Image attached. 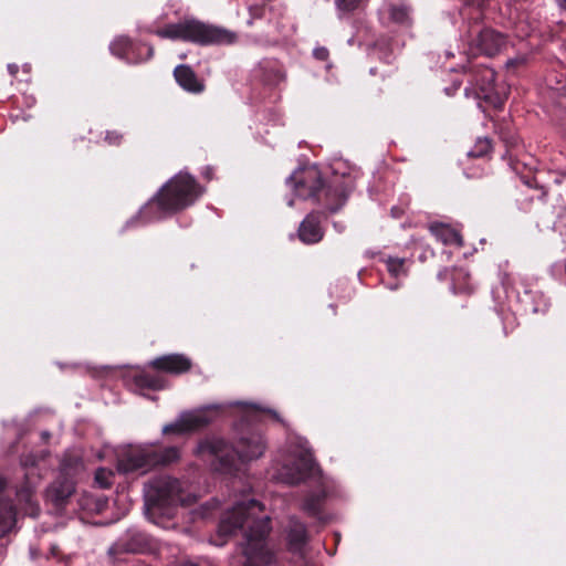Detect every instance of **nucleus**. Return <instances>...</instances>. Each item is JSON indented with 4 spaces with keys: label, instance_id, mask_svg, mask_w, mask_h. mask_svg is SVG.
Listing matches in <instances>:
<instances>
[{
    "label": "nucleus",
    "instance_id": "1",
    "mask_svg": "<svg viewBox=\"0 0 566 566\" xmlns=\"http://www.w3.org/2000/svg\"><path fill=\"white\" fill-rule=\"evenodd\" d=\"M237 530H241L244 535L242 566H270L275 562L274 553L265 543L270 532V516L260 502L243 501L223 514L218 526V536L231 535Z\"/></svg>",
    "mask_w": 566,
    "mask_h": 566
},
{
    "label": "nucleus",
    "instance_id": "2",
    "mask_svg": "<svg viewBox=\"0 0 566 566\" xmlns=\"http://www.w3.org/2000/svg\"><path fill=\"white\" fill-rule=\"evenodd\" d=\"M266 443L259 432H248L241 436L233 447H229L222 439H206L197 447V454L206 460L214 458L211 462L216 470L232 473L235 469L232 452L241 463H248L263 455Z\"/></svg>",
    "mask_w": 566,
    "mask_h": 566
},
{
    "label": "nucleus",
    "instance_id": "3",
    "mask_svg": "<svg viewBox=\"0 0 566 566\" xmlns=\"http://www.w3.org/2000/svg\"><path fill=\"white\" fill-rule=\"evenodd\" d=\"M202 192L203 189L192 176L179 172L140 210V217L146 221L161 219L166 213H174L191 206Z\"/></svg>",
    "mask_w": 566,
    "mask_h": 566
},
{
    "label": "nucleus",
    "instance_id": "4",
    "mask_svg": "<svg viewBox=\"0 0 566 566\" xmlns=\"http://www.w3.org/2000/svg\"><path fill=\"white\" fill-rule=\"evenodd\" d=\"M196 496L186 493L179 480L171 476L153 479L145 488V507L148 518L159 524L157 517H171L180 505H190Z\"/></svg>",
    "mask_w": 566,
    "mask_h": 566
},
{
    "label": "nucleus",
    "instance_id": "5",
    "mask_svg": "<svg viewBox=\"0 0 566 566\" xmlns=\"http://www.w3.org/2000/svg\"><path fill=\"white\" fill-rule=\"evenodd\" d=\"M160 38L190 41L200 45H228L237 41V34L228 29L198 20H185L156 31Z\"/></svg>",
    "mask_w": 566,
    "mask_h": 566
},
{
    "label": "nucleus",
    "instance_id": "6",
    "mask_svg": "<svg viewBox=\"0 0 566 566\" xmlns=\"http://www.w3.org/2000/svg\"><path fill=\"white\" fill-rule=\"evenodd\" d=\"M314 469L312 453L307 449L295 448L273 462L271 474L277 482L295 485L310 476Z\"/></svg>",
    "mask_w": 566,
    "mask_h": 566
},
{
    "label": "nucleus",
    "instance_id": "7",
    "mask_svg": "<svg viewBox=\"0 0 566 566\" xmlns=\"http://www.w3.org/2000/svg\"><path fill=\"white\" fill-rule=\"evenodd\" d=\"M349 188L343 184L335 182L332 186L324 187L319 177V172L315 168L304 171L302 179L295 180V192L301 198H310L324 193L326 199H336L335 206H329L332 212L337 211L346 201Z\"/></svg>",
    "mask_w": 566,
    "mask_h": 566
},
{
    "label": "nucleus",
    "instance_id": "8",
    "mask_svg": "<svg viewBox=\"0 0 566 566\" xmlns=\"http://www.w3.org/2000/svg\"><path fill=\"white\" fill-rule=\"evenodd\" d=\"M217 409L218 406L212 405L182 412L175 422L166 424L163 428V432L165 434H184L199 430L213 420L212 411Z\"/></svg>",
    "mask_w": 566,
    "mask_h": 566
},
{
    "label": "nucleus",
    "instance_id": "9",
    "mask_svg": "<svg viewBox=\"0 0 566 566\" xmlns=\"http://www.w3.org/2000/svg\"><path fill=\"white\" fill-rule=\"evenodd\" d=\"M153 467V447L129 446L118 453L117 470L122 473L146 472Z\"/></svg>",
    "mask_w": 566,
    "mask_h": 566
},
{
    "label": "nucleus",
    "instance_id": "10",
    "mask_svg": "<svg viewBox=\"0 0 566 566\" xmlns=\"http://www.w3.org/2000/svg\"><path fill=\"white\" fill-rule=\"evenodd\" d=\"M494 72L491 69L482 71L479 85V97L490 103L494 107H501L507 97L505 87H496L494 84Z\"/></svg>",
    "mask_w": 566,
    "mask_h": 566
},
{
    "label": "nucleus",
    "instance_id": "11",
    "mask_svg": "<svg viewBox=\"0 0 566 566\" xmlns=\"http://www.w3.org/2000/svg\"><path fill=\"white\" fill-rule=\"evenodd\" d=\"M150 366L160 371L181 374L190 369L191 360L181 354H170L151 360Z\"/></svg>",
    "mask_w": 566,
    "mask_h": 566
},
{
    "label": "nucleus",
    "instance_id": "12",
    "mask_svg": "<svg viewBox=\"0 0 566 566\" xmlns=\"http://www.w3.org/2000/svg\"><path fill=\"white\" fill-rule=\"evenodd\" d=\"M476 44L489 56L497 54L506 44L505 36L494 30L485 29L479 33Z\"/></svg>",
    "mask_w": 566,
    "mask_h": 566
},
{
    "label": "nucleus",
    "instance_id": "13",
    "mask_svg": "<svg viewBox=\"0 0 566 566\" xmlns=\"http://www.w3.org/2000/svg\"><path fill=\"white\" fill-rule=\"evenodd\" d=\"M177 83L186 91L200 93L203 91V84L198 80L196 73L188 65H178L174 71Z\"/></svg>",
    "mask_w": 566,
    "mask_h": 566
},
{
    "label": "nucleus",
    "instance_id": "14",
    "mask_svg": "<svg viewBox=\"0 0 566 566\" xmlns=\"http://www.w3.org/2000/svg\"><path fill=\"white\" fill-rule=\"evenodd\" d=\"M300 239L307 244L316 243L322 240L323 231L319 220L315 214H308L298 228Z\"/></svg>",
    "mask_w": 566,
    "mask_h": 566
},
{
    "label": "nucleus",
    "instance_id": "15",
    "mask_svg": "<svg viewBox=\"0 0 566 566\" xmlns=\"http://www.w3.org/2000/svg\"><path fill=\"white\" fill-rule=\"evenodd\" d=\"M287 542L290 549L293 552H300L307 542L306 527L295 517H291L289 521Z\"/></svg>",
    "mask_w": 566,
    "mask_h": 566
},
{
    "label": "nucleus",
    "instance_id": "16",
    "mask_svg": "<svg viewBox=\"0 0 566 566\" xmlns=\"http://www.w3.org/2000/svg\"><path fill=\"white\" fill-rule=\"evenodd\" d=\"M429 229L430 232L443 244H455L459 247L462 245L461 235L450 226L443 223H432Z\"/></svg>",
    "mask_w": 566,
    "mask_h": 566
},
{
    "label": "nucleus",
    "instance_id": "17",
    "mask_svg": "<svg viewBox=\"0 0 566 566\" xmlns=\"http://www.w3.org/2000/svg\"><path fill=\"white\" fill-rule=\"evenodd\" d=\"M74 482L70 479L54 482L48 489V496L55 503H61L71 496L74 492Z\"/></svg>",
    "mask_w": 566,
    "mask_h": 566
},
{
    "label": "nucleus",
    "instance_id": "18",
    "mask_svg": "<svg viewBox=\"0 0 566 566\" xmlns=\"http://www.w3.org/2000/svg\"><path fill=\"white\" fill-rule=\"evenodd\" d=\"M20 503H24V513L30 516H36L39 514V505L33 501V488L25 485L20 489L17 493Z\"/></svg>",
    "mask_w": 566,
    "mask_h": 566
},
{
    "label": "nucleus",
    "instance_id": "19",
    "mask_svg": "<svg viewBox=\"0 0 566 566\" xmlns=\"http://www.w3.org/2000/svg\"><path fill=\"white\" fill-rule=\"evenodd\" d=\"M324 499L325 493L323 491L312 493L304 500L302 510L310 516H317L322 510Z\"/></svg>",
    "mask_w": 566,
    "mask_h": 566
},
{
    "label": "nucleus",
    "instance_id": "20",
    "mask_svg": "<svg viewBox=\"0 0 566 566\" xmlns=\"http://www.w3.org/2000/svg\"><path fill=\"white\" fill-rule=\"evenodd\" d=\"M179 458V450L175 447L166 448L160 453L153 449V465L155 464H168L176 461Z\"/></svg>",
    "mask_w": 566,
    "mask_h": 566
},
{
    "label": "nucleus",
    "instance_id": "21",
    "mask_svg": "<svg viewBox=\"0 0 566 566\" xmlns=\"http://www.w3.org/2000/svg\"><path fill=\"white\" fill-rule=\"evenodd\" d=\"M135 382L139 387L150 388V389H160L163 388V382L159 377L151 376L146 373H140L135 376Z\"/></svg>",
    "mask_w": 566,
    "mask_h": 566
},
{
    "label": "nucleus",
    "instance_id": "22",
    "mask_svg": "<svg viewBox=\"0 0 566 566\" xmlns=\"http://www.w3.org/2000/svg\"><path fill=\"white\" fill-rule=\"evenodd\" d=\"M114 472L111 469L99 468L95 472V484L101 489H108L113 484Z\"/></svg>",
    "mask_w": 566,
    "mask_h": 566
},
{
    "label": "nucleus",
    "instance_id": "23",
    "mask_svg": "<svg viewBox=\"0 0 566 566\" xmlns=\"http://www.w3.org/2000/svg\"><path fill=\"white\" fill-rule=\"evenodd\" d=\"M130 48V41L126 36H119L115 39L111 44V51L113 54L123 57L127 54L128 49Z\"/></svg>",
    "mask_w": 566,
    "mask_h": 566
},
{
    "label": "nucleus",
    "instance_id": "24",
    "mask_svg": "<svg viewBox=\"0 0 566 566\" xmlns=\"http://www.w3.org/2000/svg\"><path fill=\"white\" fill-rule=\"evenodd\" d=\"M389 14L392 21L405 23L409 19V9L406 6L392 4L389 8Z\"/></svg>",
    "mask_w": 566,
    "mask_h": 566
},
{
    "label": "nucleus",
    "instance_id": "25",
    "mask_svg": "<svg viewBox=\"0 0 566 566\" xmlns=\"http://www.w3.org/2000/svg\"><path fill=\"white\" fill-rule=\"evenodd\" d=\"M491 149V142L488 138H479L468 155L471 157H482L486 155Z\"/></svg>",
    "mask_w": 566,
    "mask_h": 566
},
{
    "label": "nucleus",
    "instance_id": "26",
    "mask_svg": "<svg viewBox=\"0 0 566 566\" xmlns=\"http://www.w3.org/2000/svg\"><path fill=\"white\" fill-rule=\"evenodd\" d=\"M61 469L66 475H70L82 470L83 463L78 457H75L72 461L67 458H64L61 463Z\"/></svg>",
    "mask_w": 566,
    "mask_h": 566
},
{
    "label": "nucleus",
    "instance_id": "27",
    "mask_svg": "<svg viewBox=\"0 0 566 566\" xmlns=\"http://www.w3.org/2000/svg\"><path fill=\"white\" fill-rule=\"evenodd\" d=\"M365 0H335L336 8L342 12H350L357 9Z\"/></svg>",
    "mask_w": 566,
    "mask_h": 566
},
{
    "label": "nucleus",
    "instance_id": "28",
    "mask_svg": "<svg viewBox=\"0 0 566 566\" xmlns=\"http://www.w3.org/2000/svg\"><path fill=\"white\" fill-rule=\"evenodd\" d=\"M387 269L394 276H399L401 273H403V259H388Z\"/></svg>",
    "mask_w": 566,
    "mask_h": 566
},
{
    "label": "nucleus",
    "instance_id": "29",
    "mask_svg": "<svg viewBox=\"0 0 566 566\" xmlns=\"http://www.w3.org/2000/svg\"><path fill=\"white\" fill-rule=\"evenodd\" d=\"M314 56L318 60H326L328 57V51L325 48H317L314 50Z\"/></svg>",
    "mask_w": 566,
    "mask_h": 566
},
{
    "label": "nucleus",
    "instance_id": "30",
    "mask_svg": "<svg viewBox=\"0 0 566 566\" xmlns=\"http://www.w3.org/2000/svg\"><path fill=\"white\" fill-rule=\"evenodd\" d=\"M217 502L207 503L200 507V511L197 514H200L201 517H207L209 515V510L211 506H216Z\"/></svg>",
    "mask_w": 566,
    "mask_h": 566
},
{
    "label": "nucleus",
    "instance_id": "31",
    "mask_svg": "<svg viewBox=\"0 0 566 566\" xmlns=\"http://www.w3.org/2000/svg\"><path fill=\"white\" fill-rule=\"evenodd\" d=\"M106 139L109 140L111 144H116L119 142L120 136L116 133H108Z\"/></svg>",
    "mask_w": 566,
    "mask_h": 566
},
{
    "label": "nucleus",
    "instance_id": "32",
    "mask_svg": "<svg viewBox=\"0 0 566 566\" xmlns=\"http://www.w3.org/2000/svg\"><path fill=\"white\" fill-rule=\"evenodd\" d=\"M8 70L10 72L11 75H15L19 71V67L17 64H9L8 65Z\"/></svg>",
    "mask_w": 566,
    "mask_h": 566
},
{
    "label": "nucleus",
    "instance_id": "33",
    "mask_svg": "<svg viewBox=\"0 0 566 566\" xmlns=\"http://www.w3.org/2000/svg\"><path fill=\"white\" fill-rule=\"evenodd\" d=\"M153 54H154V49H153V46H147V57H148V59H149V57H151V56H153Z\"/></svg>",
    "mask_w": 566,
    "mask_h": 566
},
{
    "label": "nucleus",
    "instance_id": "34",
    "mask_svg": "<svg viewBox=\"0 0 566 566\" xmlns=\"http://www.w3.org/2000/svg\"><path fill=\"white\" fill-rule=\"evenodd\" d=\"M178 566H198V565L190 563V562H184V563H180Z\"/></svg>",
    "mask_w": 566,
    "mask_h": 566
},
{
    "label": "nucleus",
    "instance_id": "35",
    "mask_svg": "<svg viewBox=\"0 0 566 566\" xmlns=\"http://www.w3.org/2000/svg\"><path fill=\"white\" fill-rule=\"evenodd\" d=\"M516 63H517V61H515V60H510V61H507V65H509V66H510V65H515Z\"/></svg>",
    "mask_w": 566,
    "mask_h": 566
},
{
    "label": "nucleus",
    "instance_id": "36",
    "mask_svg": "<svg viewBox=\"0 0 566 566\" xmlns=\"http://www.w3.org/2000/svg\"><path fill=\"white\" fill-rule=\"evenodd\" d=\"M559 104H560L563 107H565V108H566V101L560 99V101H559Z\"/></svg>",
    "mask_w": 566,
    "mask_h": 566
},
{
    "label": "nucleus",
    "instance_id": "37",
    "mask_svg": "<svg viewBox=\"0 0 566 566\" xmlns=\"http://www.w3.org/2000/svg\"><path fill=\"white\" fill-rule=\"evenodd\" d=\"M224 542H214L216 545L222 546Z\"/></svg>",
    "mask_w": 566,
    "mask_h": 566
}]
</instances>
